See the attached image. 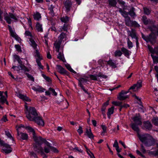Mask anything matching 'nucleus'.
<instances>
[{"mask_svg":"<svg viewBox=\"0 0 158 158\" xmlns=\"http://www.w3.org/2000/svg\"><path fill=\"white\" fill-rule=\"evenodd\" d=\"M25 128L29 133L32 134V137L36 135L34 129L31 127L29 126H27Z\"/></svg>","mask_w":158,"mask_h":158,"instance_id":"obj_26","label":"nucleus"},{"mask_svg":"<svg viewBox=\"0 0 158 158\" xmlns=\"http://www.w3.org/2000/svg\"><path fill=\"white\" fill-rule=\"evenodd\" d=\"M107 64L112 68H117V64H116L115 61L110 59L107 62Z\"/></svg>","mask_w":158,"mask_h":158,"instance_id":"obj_22","label":"nucleus"},{"mask_svg":"<svg viewBox=\"0 0 158 158\" xmlns=\"http://www.w3.org/2000/svg\"><path fill=\"white\" fill-rule=\"evenodd\" d=\"M121 51L125 56H127L129 55V51L124 47L121 48Z\"/></svg>","mask_w":158,"mask_h":158,"instance_id":"obj_41","label":"nucleus"},{"mask_svg":"<svg viewBox=\"0 0 158 158\" xmlns=\"http://www.w3.org/2000/svg\"><path fill=\"white\" fill-rule=\"evenodd\" d=\"M58 52L59 53L57 56V58L63 62H64L65 61V60L63 52H61L59 51V52Z\"/></svg>","mask_w":158,"mask_h":158,"instance_id":"obj_34","label":"nucleus"},{"mask_svg":"<svg viewBox=\"0 0 158 158\" xmlns=\"http://www.w3.org/2000/svg\"><path fill=\"white\" fill-rule=\"evenodd\" d=\"M152 123L155 126H158V118L154 117L152 120Z\"/></svg>","mask_w":158,"mask_h":158,"instance_id":"obj_44","label":"nucleus"},{"mask_svg":"<svg viewBox=\"0 0 158 158\" xmlns=\"http://www.w3.org/2000/svg\"><path fill=\"white\" fill-rule=\"evenodd\" d=\"M3 92L0 91V103L2 104H3L5 102L6 99L5 96H3L2 94Z\"/></svg>","mask_w":158,"mask_h":158,"instance_id":"obj_35","label":"nucleus"},{"mask_svg":"<svg viewBox=\"0 0 158 158\" xmlns=\"http://www.w3.org/2000/svg\"><path fill=\"white\" fill-rule=\"evenodd\" d=\"M152 125L151 122L148 121H144L143 123V129L146 130H151Z\"/></svg>","mask_w":158,"mask_h":158,"instance_id":"obj_14","label":"nucleus"},{"mask_svg":"<svg viewBox=\"0 0 158 158\" xmlns=\"http://www.w3.org/2000/svg\"><path fill=\"white\" fill-rule=\"evenodd\" d=\"M33 17L35 20L37 21L39 20L41 17V14L38 12H36L34 13Z\"/></svg>","mask_w":158,"mask_h":158,"instance_id":"obj_30","label":"nucleus"},{"mask_svg":"<svg viewBox=\"0 0 158 158\" xmlns=\"http://www.w3.org/2000/svg\"><path fill=\"white\" fill-rule=\"evenodd\" d=\"M66 34L63 32H62L58 37V40L62 41L63 39L66 38Z\"/></svg>","mask_w":158,"mask_h":158,"instance_id":"obj_39","label":"nucleus"},{"mask_svg":"<svg viewBox=\"0 0 158 158\" xmlns=\"http://www.w3.org/2000/svg\"><path fill=\"white\" fill-rule=\"evenodd\" d=\"M149 29L152 32H154L156 35L158 36V27L153 26L152 27H150Z\"/></svg>","mask_w":158,"mask_h":158,"instance_id":"obj_37","label":"nucleus"},{"mask_svg":"<svg viewBox=\"0 0 158 158\" xmlns=\"http://www.w3.org/2000/svg\"><path fill=\"white\" fill-rule=\"evenodd\" d=\"M32 138L35 142L34 144H42L43 143V140L44 139L43 138L40 136H37L36 135L32 137Z\"/></svg>","mask_w":158,"mask_h":158,"instance_id":"obj_16","label":"nucleus"},{"mask_svg":"<svg viewBox=\"0 0 158 158\" xmlns=\"http://www.w3.org/2000/svg\"><path fill=\"white\" fill-rule=\"evenodd\" d=\"M114 107L113 106H112L111 107L109 108L108 110V111L107 113V115L108 117L109 118H110V115L113 114L114 111Z\"/></svg>","mask_w":158,"mask_h":158,"instance_id":"obj_32","label":"nucleus"},{"mask_svg":"<svg viewBox=\"0 0 158 158\" xmlns=\"http://www.w3.org/2000/svg\"><path fill=\"white\" fill-rule=\"evenodd\" d=\"M127 32L128 35L131 36L132 39H135L138 37L136 36V31L135 29H132L131 31L128 30L127 31Z\"/></svg>","mask_w":158,"mask_h":158,"instance_id":"obj_19","label":"nucleus"},{"mask_svg":"<svg viewBox=\"0 0 158 158\" xmlns=\"http://www.w3.org/2000/svg\"><path fill=\"white\" fill-rule=\"evenodd\" d=\"M12 68L14 69V70L17 71L18 73L22 72V69H21V65L18 66H13Z\"/></svg>","mask_w":158,"mask_h":158,"instance_id":"obj_38","label":"nucleus"},{"mask_svg":"<svg viewBox=\"0 0 158 158\" xmlns=\"http://www.w3.org/2000/svg\"><path fill=\"white\" fill-rule=\"evenodd\" d=\"M42 144H33V147L34 150L38 153H40L41 155L44 154V149L42 147Z\"/></svg>","mask_w":158,"mask_h":158,"instance_id":"obj_11","label":"nucleus"},{"mask_svg":"<svg viewBox=\"0 0 158 158\" xmlns=\"http://www.w3.org/2000/svg\"><path fill=\"white\" fill-rule=\"evenodd\" d=\"M138 137L140 140L147 147L154 145L156 143L155 140L148 134H145L141 135L138 134Z\"/></svg>","mask_w":158,"mask_h":158,"instance_id":"obj_1","label":"nucleus"},{"mask_svg":"<svg viewBox=\"0 0 158 158\" xmlns=\"http://www.w3.org/2000/svg\"><path fill=\"white\" fill-rule=\"evenodd\" d=\"M29 155L32 158H36L37 157L36 154L33 152H30Z\"/></svg>","mask_w":158,"mask_h":158,"instance_id":"obj_63","label":"nucleus"},{"mask_svg":"<svg viewBox=\"0 0 158 158\" xmlns=\"http://www.w3.org/2000/svg\"><path fill=\"white\" fill-rule=\"evenodd\" d=\"M43 143H44L46 146L49 147L50 148H51L52 146L51 145V144L48 142L45 139H44L43 140Z\"/></svg>","mask_w":158,"mask_h":158,"instance_id":"obj_56","label":"nucleus"},{"mask_svg":"<svg viewBox=\"0 0 158 158\" xmlns=\"http://www.w3.org/2000/svg\"><path fill=\"white\" fill-rule=\"evenodd\" d=\"M119 11L121 14V15L125 18L129 17L128 16V12L123 10L122 9L119 8Z\"/></svg>","mask_w":158,"mask_h":158,"instance_id":"obj_31","label":"nucleus"},{"mask_svg":"<svg viewBox=\"0 0 158 158\" xmlns=\"http://www.w3.org/2000/svg\"><path fill=\"white\" fill-rule=\"evenodd\" d=\"M22 70H24L25 72H29L30 70L29 69L26 67L24 65H21V69Z\"/></svg>","mask_w":158,"mask_h":158,"instance_id":"obj_60","label":"nucleus"},{"mask_svg":"<svg viewBox=\"0 0 158 158\" xmlns=\"http://www.w3.org/2000/svg\"><path fill=\"white\" fill-rule=\"evenodd\" d=\"M35 54L37 57L38 59H36V62L37 63V65L39 67V68L43 69H44V67L41 65L40 62V60L42 59V57L40 56V53L38 50H36L35 51Z\"/></svg>","mask_w":158,"mask_h":158,"instance_id":"obj_12","label":"nucleus"},{"mask_svg":"<svg viewBox=\"0 0 158 158\" xmlns=\"http://www.w3.org/2000/svg\"><path fill=\"white\" fill-rule=\"evenodd\" d=\"M139 125L135 123H131V126L132 129L135 131L138 134L139 131V129L138 127V125Z\"/></svg>","mask_w":158,"mask_h":158,"instance_id":"obj_23","label":"nucleus"},{"mask_svg":"<svg viewBox=\"0 0 158 158\" xmlns=\"http://www.w3.org/2000/svg\"><path fill=\"white\" fill-rule=\"evenodd\" d=\"M141 151L143 153H145L146 152V150L143 144H141Z\"/></svg>","mask_w":158,"mask_h":158,"instance_id":"obj_64","label":"nucleus"},{"mask_svg":"<svg viewBox=\"0 0 158 158\" xmlns=\"http://www.w3.org/2000/svg\"><path fill=\"white\" fill-rule=\"evenodd\" d=\"M32 89L35 91L38 92H43L45 90V89L40 86L39 85H35L32 86L31 87Z\"/></svg>","mask_w":158,"mask_h":158,"instance_id":"obj_17","label":"nucleus"},{"mask_svg":"<svg viewBox=\"0 0 158 158\" xmlns=\"http://www.w3.org/2000/svg\"><path fill=\"white\" fill-rule=\"evenodd\" d=\"M8 29L10 31V35L14 38L19 43H21V39L16 33L14 30H13L11 27L9 25H8Z\"/></svg>","mask_w":158,"mask_h":158,"instance_id":"obj_9","label":"nucleus"},{"mask_svg":"<svg viewBox=\"0 0 158 158\" xmlns=\"http://www.w3.org/2000/svg\"><path fill=\"white\" fill-rule=\"evenodd\" d=\"M142 20L145 25H147L151 22V20L149 19H148L146 16L143 15L142 17Z\"/></svg>","mask_w":158,"mask_h":158,"instance_id":"obj_29","label":"nucleus"},{"mask_svg":"<svg viewBox=\"0 0 158 158\" xmlns=\"http://www.w3.org/2000/svg\"><path fill=\"white\" fill-rule=\"evenodd\" d=\"M6 15L4 16V19L6 21L7 23L8 24H10L12 20L11 19H14L15 21H18V16L12 13H9L8 14L6 13Z\"/></svg>","mask_w":158,"mask_h":158,"instance_id":"obj_3","label":"nucleus"},{"mask_svg":"<svg viewBox=\"0 0 158 158\" xmlns=\"http://www.w3.org/2000/svg\"><path fill=\"white\" fill-rule=\"evenodd\" d=\"M67 68L71 72L75 73L76 72L71 68V67L69 65H68L66 66Z\"/></svg>","mask_w":158,"mask_h":158,"instance_id":"obj_61","label":"nucleus"},{"mask_svg":"<svg viewBox=\"0 0 158 158\" xmlns=\"http://www.w3.org/2000/svg\"><path fill=\"white\" fill-rule=\"evenodd\" d=\"M62 42V41L60 40H58L56 41L54 44V45L56 48V51L57 52H59Z\"/></svg>","mask_w":158,"mask_h":158,"instance_id":"obj_18","label":"nucleus"},{"mask_svg":"<svg viewBox=\"0 0 158 158\" xmlns=\"http://www.w3.org/2000/svg\"><path fill=\"white\" fill-rule=\"evenodd\" d=\"M109 4L111 6L114 7L116 6L117 2L114 0H108Z\"/></svg>","mask_w":158,"mask_h":158,"instance_id":"obj_43","label":"nucleus"},{"mask_svg":"<svg viewBox=\"0 0 158 158\" xmlns=\"http://www.w3.org/2000/svg\"><path fill=\"white\" fill-rule=\"evenodd\" d=\"M101 127L103 131L101 133V135H105V134L106 133L107 127L104 125H102L101 126Z\"/></svg>","mask_w":158,"mask_h":158,"instance_id":"obj_45","label":"nucleus"},{"mask_svg":"<svg viewBox=\"0 0 158 158\" xmlns=\"http://www.w3.org/2000/svg\"><path fill=\"white\" fill-rule=\"evenodd\" d=\"M144 13L147 15H149L151 13V10L147 7H144L143 8Z\"/></svg>","mask_w":158,"mask_h":158,"instance_id":"obj_51","label":"nucleus"},{"mask_svg":"<svg viewBox=\"0 0 158 158\" xmlns=\"http://www.w3.org/2000/svg\"><path fill=\"white\" fill-rule=\"evenodd\" d=\"M17 138L18 139L20 140H27L28 136L27 134L20 132L19 131V128H17Z\"/></svg>","mask_w":158,"mask_h":158,"instance_id":"obj_7","label":"nucleus"},{"mask_svg":"<svg viewBox=\"0 0 158 158\" xmlns=\"http://www.w3.org/2000/svg\"><path fill=\"white\" fill-rule=\"evenodd\" d=\"M54 7L53 6L51 5L50 7L49 8V10H50L49 13L51 14L52 17H53L55 15V14L53 10V9L54 8Z\"/></svg>","mask_w":158,"mask_h":158,"instance_id":"obj_46","label":"nucleus"},{"mask_svg":"<svg viewBox=\"0 0 158 158\" xmlns=\"http://www.w3.org/2000/svg\"><path fill=\"white\" fill-rule=\"evenodd\" d=\"M15 48L16 49L17 51L18 52H21L22 50L21 46L19 44H15Z\"/></svg>","mask_w":158,"mask_h":158,"instance_id":"obj_55","label":"nucleus"},{"mask_svg":"<svg viewBox=\"0 0 158 158\" xmlns=\"http://www.w3.org/2000/svg\"><path fill=\"white\" fill-rule=\"evenodd\" d=\"M148 48L149 51L152 54H156V49L157 48V47H155L154 49H153L151 46L148 45Z\"/></svg>","mask_w":158,"mask_h":158,"instance_id":"obj_47","label":"nucleus"},{"mask_svg":"<svg viewBox=\"0 0 158 158\" xmlns=\"http://www.w3.org/2000/svg\"><path fill=\"white\" fill-rule=\"evenodd\" d=\"M30 121H34L40 126H43L44 125V122L42 118L40 116H36L35 118L29 117Z\"/></svg>","mask_w":158,"mask_h":158,"instance_id":"obj_5","label":"nucleus"},{"mask_svg":"<svg viewBox=\"0 0 158 158\" xmlns=\"http://www.w3.org/2000/svg\"><path fill=\"white\" fill-rule=\"evenodd\" d=\"M51 149V148L49 147H48L46 146H45L44 147V152L48 153L50 152V150Z\"/></svg>","mask_w":158,"mask_h":158,"instance_id":"obj_52","label":"nucleus"},{"mask_svg":"<svg viewBox=\"0 0 158 158\" xmlns=\"http://www.w3.org/2000/svg\"><path fill=\"white\" fill-rule=\"evenodd\" d=\"M18 96L19 98L24 101L28 102H30L31 101V100L28 97L23 94H20L18 95Z\"/></svg>","mask_w":158,"mask_h":158,"instance_id":"obj_25","label":"nucleus"},{"mask_svg":"<svg viewBox=\"0 0 158 158\" xmlns=\"http://www.w3.org/2000/svg\"><path fill=\"white\" fill-rule=\"evenodd\" d=\"M25 74L27 76L28 78H29L30 80H31L32 81H34V79L32 76L27 73H26Z\"/></svg>","mask_w":158,"mask_h":158,"instance_id":"obj_59","label":"nucleus"},{"mask_svg":"<svg viewBox=\"0 0 158 158\" xmlns=\"http://www.w3.org/2000/svg\"><path fill=\"white\" fill-rule=\"evenodd\" d=\"M127 45L129 48H130L133 47L132 42L129 39L127 38Z\"/></svg>","mask_w":158,"mask_h":158,"instance_id":"obj_53","label":"nucleus"},{"mask_svg":"<svg viewBox=\"0 0 158 158\" xmlns=\"http://www.w3.org/2000/svg\"><path fill=\"white\" fill-rule=\"evenodd\" d=\"M129 89L128 91H125L122 90L119 93V95L118 96V98L120 101H123L128 98L129 97V96L126 95V94L129 92Z\"/></svg>","mask_w":158,"mask_h":158,"instance_id":"obj_8","label":"nucleus"},{"mask_svg":"<svg viewBox=\"0 0 158 158\" xmlns=\"http://www.w3.org/2000/svg\"><path fill=\"white\" fill-rule=\"evenodd\" d=\"M64 4L66 11L67 12H69L70 10L72 5V2L71 0H64Z\"/></svg>","mask_w":158,"mask_h":158,"instance_id":"obj_13","label":"nucleus"},{"mask_svg":"<svg viewBox=\"0 0 158 158\" xmlns=\"http://www.w3.org/2000/svg\"><path fill=\"white\" fill-rule=\"evenodd\" d=\"M5 134L7 136L11 139L13 140H14V138L12 137V136H11V134L8 131H5Z\"/></svg>","mask_w":158,"mask_h":158,"instance_id":"obj_54","label":"nucleus"},{"mask_svg":"<svg viewBox=\"0 0 158 158\" xmlns=\"http://www.w3.org/2000/svg\"><path fill=\"white\" fill-rule=\"evenodd\" d=\"M125 24L128 27H131V24L133 21L131 20L129 17H127L125 19Z\"/></svg>","mask_w":158,"mask_h":158,"instance_id":"obj_28","label":"nucleus"},{"mask_svg":"<svg viewBox=\"0 0 158 158\" xmlns=\"http://www.w3.org/2000/svg\"><path fill=\"white\" fill-rule=\"evenodd\" d=\"M156 37L155 33L154 32H152V33L148 36H147L145 41L147 42H150L151 44H153L156 42Z\"/></svg>","mask_w":158,"mask_h":158,"instance_id":"obj_6","label":"nucleus"},{"mask_svg":"<svg viewBox=\"0 0 158 158\" xmlns=\"http://www.w3.org/2000/svg\"><path fill=\"white\" fill-rule=\"evenodd\" d=\"M142 86V82H138L136 84L132 86L129 89H136L137 90H138Z\"/></svg>","mask_w":158,"mask_h":158,"instance_id":"obj_20","label":"nucleus"},{"mask_svg":"<svg viewBox=\"0 0 158 158\" xmlns=\"http://www.w3.org/2000/svg\"><path fill=\"white\" fill-rule=\"evenodd\" d=\"M135 8L134 7H132L131 9L128 12V14L132 17H134L136 16V14L134 12Z\"/></svg>","mask_w":158,"mask_h":158,"instance_id":"obj_40","label":"nucleus"},{"mask_svg":"<svg viewBox=\"0 0 158 158\" xmlns=\"http://www.w3.org/2000/svg\"><path fill=\"white\" fill-rule=\"evenodd\" d=\"M30 41L31 42V46L35 50V53L36 50H38L39 51L38 49H37V44L36 43L35 41L33 39H30Z\"/></svg>","mask_w":158,"mask_h":158,"instance_id":"obj_27","label":"nucleus"},{"mask_svg":"<svg viewBox=\"0 0 158 158\" xmlns=\"http://www.w3.org/2000/svg\"><path fill=\"white\" fill-rule=\"evenodd\" d=\"M86 133L89 138L91 139L94 138V136L91 132L90 128H89V130L87 129H86Z\"/></svg>","mask_w":158,"mask_h":158,"instance_id":"obj_36","label":"nucleus"},{"mask_svg":"<svg viewBox=\"0 0 158 158\" xmlns=\"http://www.w3.org/2000/svg\"><path fill=\"white\" fill-rule=\"evenodd\" d=\"M0 145L3 146L2 149V152H4L5 154H7L12 152V148L10 146L1 140H0Z\"/></svg>","mask_w":158,"mask_h":158,"instance_id":"obj_4","label":"nucleus"},{"mask_svg":"<svg viewBox=\"0 0 158 158\" xmlns=\"http://www.w3.org/2000/svg\"><path fill=\"white\" fill-rule=\"evenodd\" d=\"M61 21L64 23H67L69 21V18L67 16H63L60 19Z\"/></svg>","mask_w":158,"mask_h":158,"instance_id":"obj_42","label":"nucleus"},{"mask_svg":"<svg viewBox=\"0 0 158 158\" xmlns=\"http://www.w3.org/2000/svg\"><path fill=\"white\" fill-rule=\"evenodd\" d=\"M132 118L135 122L134 123H135L137 125L142 124L141 117L140 116L139 113L136 114L135 116L133 117Z\"/></svg>","mask_w":158,"mask_h":158,"instance_id":"obj_15","label":"nucleus"},{"mask_svg":"<svg viewBox=\"0 0 158 158\" xmlns=\"http://www.w3.org/2000/svg\"><path fill=\"white\" fill-rule=\"evenodd\" d=\"M97 76L99 77H102V78L106 79L107 78V76L104 75L101 73H99L97 75Z\"/></svg>","mask_w":158,"mask_h":158,"instance_id":"obj_62","label":"nucleus"},{"mask_svg":"<svg viewBox=\"0 0 158 158\" xmlns=\"http://www.w3.org/2000/svg\"><path fill=\"white\" fill-rule=\"evenodd\" d=\"M68 25L64 24L63 26L60 27V30H59V32H61L63 31H64L67 32L68 31Z\"/></svg>","mask_w":158,"mask_h":158,"instance_id":"obj_33","label":"nucleus"},{"mask_svg":"<svg viewBox=\"0 0 158 158\" xmlns=\"http://www.w3.org/2000/svg\"><path fill=\"white\" fill-rule=\"evenodd\" d=\"M25 108L27 110L25 111L26 117L30 120V118L29 117L34 118L36 116H38V114L35 108L30 107L28 109V107L26 105L25 106Z\"/></svg>","mask_w":158,"mask_h":158,"instance_id":"obj_2","label":"nucleus"},{"mask_svg":"<svg viewBox=\"0 0 158 158\" xmlns=\"http://www.w3.org/2000/svg\"><path fill=\"white\" fill-rule=\"evenodd\" d=\"M149 154L151 155L158 156V149L155 151L150 152Z\"/></svg>","mask_w":158,"mask_h":158,"instance_id":"obj_48","label":"nucleus"},{"mask_svg":"<svg viewBox=\"0 0 158 158\" xmlns=\"http://www.w3.org/2000/svg\"><path fill=\"white\" fill-rule=\"evenodd\" d=\"M114 56L115 57L117 56H121L122 54V52L119 50H116L114 53Z\"/></svg>","mask_w":158,"mask_h":158,"instance_id":"obj_50","label":"nucleus"},{"mask_svg":"<svg viewBox=\"0 0 158 158\" xmlns=\"http://www.w3.org/2000/svg\"><path fill=\"white\" fill-rule=\"evenodd\" d=\"M57 69L58 71L61 74H65L67 71L61 66L59 65H56Z\"/></svg>","mask_w":158,"mask_h":158,"instance_id":"obj_21","label":"nucleus"},{"mask_svg":"<svg viewBox=\"0 0 158 158\" xmlns=\"http://www.w3.org/2000/svg\"><path fill=\"white\" fill-rule=\"evenodd\" d=\"M151 56L153 59L154 62H156L158 63V57L154 56L152 54H151Z\"/></svg>","mask_w":158,"mask_h":158,"instance_id":"obj_57","label":"nucleus"},{"mask_svg":"<svg viewBox=\"0 0 158 158\" xmlns=\"http://www.w3.org/2000/svg\"><path fill=\"white\" fill-rule=\"evenodd\" d=\"M112 103L116 106H119L122 105V102H120L113 101Z\"/></svg>","mask_w":158,"mask_h":158,"instance_id":"obj_58","label":"nucleus"},{"mask_svg":"<svg viewBox=\"0 0 158 158\" xmlns=\"http://www.w3.org/2000/svg\"><path fill=\"white\" fill-rule=\"evenodd\" d=\"M78 85L80 87H81L83 91L86 93L88 94H89V93L87 90H86L84 88L82 84L85 83L87 81V79L82 77H80L78 79Z\"/></svg>","mask_w":158,"mask_h":158,"instance_id":"obj_10","label":"nucleus"},{"mask_svg":"<svg viewBox=\"0 0 158 158\" xmlns=\"http://www.w3.org/2000/svg\"><path fill=\"white\" fill-rule=\"evenodd\" d=\"M131 27H140V26L136 21H133L131 24Z\"/></svg>","mask_w":158,"mask_h":158,"instance_id":"obj_49","label":"nucleus"},{"mask_svg":"<svg viewBox=\"0 0 158 158\" xmlns=\"http://www.w3.org/2000/svg\"><path fill=\"white\" fill-rule=\"evenodd\" d=\"M36 29L38 32H42L43 31L42 25L40 23L37 22L35 25Z\"/></svg>","mask_w":158,"mask_h":158,"instance_id":"obj_24","label":"nucleus"}]
</instances>
